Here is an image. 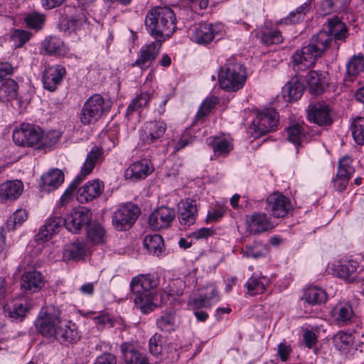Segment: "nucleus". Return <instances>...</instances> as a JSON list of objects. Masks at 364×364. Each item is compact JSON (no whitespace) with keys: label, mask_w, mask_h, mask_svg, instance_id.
I'll return each mask as SVG.
<instances>
[{"label":"nucleus","mask_w":364,"mask_h":364,"mask_svg":"<svg viewBox=\"0 0 364 364\" xmlns=\"http://www.w3.org/2000/svg\"><path fill=\"white\" fill-rule=\"evenodd\" d=\"M307 119L318 126L331 125L333 122L332 109L330 105L318 102L310 105L307 110Z\"/></svg>","instance_id":"obj_20"},{"label":"nucleus","mask_w":364,"mask_h":364,"mask_svg":"<svg viewBox=\"0 0 364 364\" xmlns=\"http://www.w3.org/2000/svg\"><path fill=\"white\" fill-rule=\"evenodd\" d=\"M87 251L86 245L83 242H73L67 250L68 257L73 260L83 259Z\"/></svg>","instance_id":"obj_55"},{"label":"nucleus","mask_w":364,"mask_h":364,"mask_svg":"<svg viewBox=\"0 0 364 364\" xmlns=\"http://www.w3.org/2000/svg\"><path fill=\"white\" fill-rule=\"evenodd\" d=\"M189 304L193 309H197L210 308L211 306V303L208 301L207 296H203L201 294L198 296H195L191 301H190Z\"/></svg>","instance_id":"obj_62"},{"label":"nucleus","mask_w":364,"mask_h":364,"mask_svg":"<svg viewBox=\"0 0 364 364\" xmlns=\"http://www.w3.org/2000/svg\"><path fill=\"white\" fill-rule=\"evenodd\" d=\"M269 247L267 244L262 241L255 240L252 243L247 244L242 250L244 257L258 259L264 258L269 253Z\"/></svg>","instance_id":"obj_38"},{"label":"nucleus","mask_w":364,"mask_h":364,"mask_svg":"<svg viewBox=\"0 0 364 364\" xmlns=\"http://www.w3.org/2000/svg\"><path fill=\"white\" fill-rule=\"evenodd\" d=\"M88 18L85 11H81L80 14L70 17L67 22L68 28L73 31L80 30L82 26L87 23Z\"/></svg>","instance_id":"obj_57"},{"label":"nucleus","mask_w":364,"mask_h":364,"mask_svg":"<svg viewBox=\"0 0 364 364\" xmlns=\"http://www.w3.org/2000/svg\"><path fill=\"white\" fill-rule=\"evenodd\" d=\"M163 336L156 333L149 341V352L155 356L161 354L162 351Z\"/></svg>","instance_id":"obj_58"},{"label":"nucleus","mask_w":364,"mask_h":364,"mask_svg":"<svg viewBox=\"0 0 364 364\" xmlns=\"http://www.w3.org/2000/svg\"><path fill=\"white\" fill-rule=\"evenodd\" d=\"M88 314L93 315L92 317L93 323L95 327L100 331L113 328L116 324H121L122 322L121 318H115L105 311H100L99 312L91 311Z\"/></svg>","instance_id":"obj_33"},{"label":"nucleus","mask_w":364,"mask_h":364,"mask_svg":"<svg viewBox=\"0 0 364 364\" xmlns=\"http://www.w3.org/2000/svg\"><path fill=\"white\" fill-rule=\"evenodd\" d=\"M104 191V183L98 179L87 181L77 191V200L86 203L100 196Z\"/></svg>","instance_id":"obj_23"},{"label":"nucleus","mask_w":364,"mask_h":364,"mask_svg":"<svg viewBox=\"0 0 364 364\" xmlns=\"http://www.w3.org/2000/svg\"><path fill=\"white\" fill-rule=\"evenodd\" d=\"M30 31L15 28L12 32L10 39L14 42V47L16 48H22L32 37Z\"/></svg>","instance_id":"obj_54"},{"label":"nucleus","mask_w":364,"mask_h":364,"mask_svg":"<svg viewBox=\"0 0 364 364\" xmlns=\"http://www.w3.org/2000/svg\"><path fill=\"white\" fill-rule=\"evenodd\" d=\"M81 338L78 328L71 321H63L62 320L53 341H57L62 346H69L77 343Z\"/></svg>","instance_id":"obj_17"},{"label":"nucleus","mask_w":364,"mask_h":364,"mask_svg":"<svg viewBox=\"0 0 364 364\" xmlns=\"http://www.w3.org/2000/svg\"><path fill=\"white\" fill-rule=\"evenodd\" d=\"M352 163L353 159L348 156H343L339 159L336 176L332 178L335 191L343 192L346 189L350 179L355 173Z\"/></svg>","instance_id":"obj_14"},{"label":"nucleus","mask_w":364,"mask_h":364,"mask_svg":"<svg viewBox=\"0 0 364 364\" xmlns=\"http://www.w3.org/2000/svg\"><path fill=\"white\" fill-rule=\"evenodd\" d=\"M65 75V70H44L42 75L44 88L50 92L55 91Z\"/></svg>","instance_id":"obj_40"},{"label":"nucleus","mask_w":364,"mask_h":364,"mask_svg":"<svg viewBox=\"0 0 364 364\" xmlns=\"http://www.w3.org/2000/svg\"><path fill=\"white\" fill-rule=\"evenodd\" d=\"M198 215L196 201L191 198L182 200L178 206V221L181 225L190 226L196 223Z\"/></svg>","instance_id":"obj_29"},{"label":"nucleus","mask_w":364,"mask_h":364,"mask_svg":"<svg viewBox=\"0 0 364 364\" xmlns=\"http://www.w3.org/2000/svg\"><path fill=\"white\" fill-rule=\"evenodd\" d=\"M167 129L166 124L161 120L145 122L139 130V141L142 146L157 147L163 141Z\"/></svg>","instance_id":"obj_7"},{"label":"nucleus","mask_w":364,"mask_h":364,"mask_svg":"<svg viewBox=\"0 0 364 364\" xmlns=\"http://www.w3.org/2000/svg\"><path fill=\"white\" fill-rule=\"evenodd\" d=\"M256 37L267 46L282 43L284 41L282 32L277 28L265 26L258 31Z\"/></svg>","instance_id":"obj_35"},{"label":"nucleus","mask_w":364,"mask_h":364,"mask_svg":"<svg viewBox=\"0 0 364 364\" xmlns=\"http://www.w3.org/2000/svg\"><path fill=\"white\" fill-rule=\"evenodd\" d=\"M352 136L356 144H364V117H358L351 123Z\"/></svg>","instance_id":"obj_51"},{"label":"nucleus","mask_w":364,"mask_h":364,"mask_svg":"<svg viewBox=\"0 0 364 364\" xmlns=\"http://www.w3.org/2000/svg\"><path fill=\"white\" fill-rule=\"evenodd\" d=\"M141 213L139 207L134 203H127L118 208L112 216V225L119 231L130 229Z\"/></svg>","instance_id":"obj_9"},{"label":"nucleus","mask_w":364,"mask_h":364,"mask_svg":"<svg viewBox=\"0 0 364 364\" xmlns=\"http://www.w3.org/2000/svg\"><path fill=\"white\" fill-rule=\"evenodd\" d=\"M175 218L176 211L173 208L161 206L149 215V225L154 230L166 229L171 225Z\"/></svg>","instance_id":"obj_19"},{"label":"nucleus","mask_w":364,"mask_h":364,"mask_svg":"<svg viewBox=\"0 0 364 364\" xmlns=\"http://www.w3.org/2000/svg\"><path fill=\"white\" fill-rule=\"evenodd\" d=\"M156 324L161 331L166 333L175 331L177 327L175 315L171 312L163 314L156 319Z\"/></svg>","instance_id":"obj_45"},{"label":"nucleus","mask_w":364,"mask_h":364,"mask_svg":"<svg viewBox=\"0 0 364 364\" xmlns=\"http://www.w3.org/2000/svg\"><path fill=\"white\" fill-rule=\"evenodd\" d=\"M61 321V311L54 306H48L41 309L34 324L39 334L53 340Z\"/></svg>","instance_id":"obj_5"},{"label":"nucleus","mask_w":364,"mask_h":364,"mask_svg":"<svg viewBox=\"0 0 364 364\" xmlns=\"http://www.w3.org/2000/svg\"><path fill=\"white\" fill-rule=\"evenodd\" d=\"M61 134L57 130H50L44 132L41 129V140L38 142L37 149H50L54 146L60 140Z\"/></svg>","instance_id":"obj_47"},{"label":"nucleus","mask_w":364,"mask_h":364,"mask_svg":"<svg viewBox=\"0 0 364 364\" xmlns=\"http://www.w3.org/2000/svg\"><path fill=\"white\" fill-rule=\"evenodd\" d=\"M215 234V230L210 228H201L190 233L188 237L194 238L196 240L208 239Z\"/></svg>","instance_id":"obj_59"},{"label":"nucleus","mask_w":364,"mask_h":364,"mask_svg":"<svg viewBox=\"0 0 364 364\" xmlns=\"http://www.w3.org/2000/svg\"><path fill=\"white\" fill-rule=\"evenodd\" d=\"M208 145L212 148L215 156L223 157L227 156L234 147L230 140L220 136H214Z\"/></svg>","instance_id":"obj_42"},{"label":"nucleus","mask_w":364,"mask_h":364,"mask_svg":"<svg viewBox=\"0 0 364 364\" xmlns=\"http://www.w3.org/2000/svg\"><path fill=\"white\" fill-rule=\"evenodd\" d=\"M153 171L151 162L146 159L131 164L124 171V177L132 181L145 178Z\"/></svg>","instance_id":"obj_30"},{"label":"nucleus","mask_w":364,"mask_h":364,"mask_svg":"<svg viewBox=\"0 0 364 364\" xmlns=\"http://www.w3.org/2000/svg\"><path fill=\"white\" fill-rule=\"evenodd\" d=\"M245 81V70H219L218 71V82L223 90L235 92L243 87Z\"/></svg>","instance_id":"obj_13"},{"label":"nucleus","mask_w":364,"mask_h":364,"mask_svg":"<svg viewBox=\"0 0 364 364\" xmlns=\"http://www.w3.org/2000/svg\"><path fill=\"white\" fill-rule=\"evenodd\" d=\"M64 219L65 228L72 233H78L84 226H87L91 222L92 213L90 210L79 208L72 212Z\"/></svg>","instance_id":"obj_16"},{"label":"nucleus","mask_w":364,"mask_h":364,"mask_svg":"<svg viewBox=\"0 0 364 364\" xmlns=\"http://www.w3.org/2000/svg\"><path fill=\"white\" fill-rule=\"evenodd\" d=\"M353 344V338L350 333L340 331L336 337V347L343 353L348 352Z\"/></svg>","instance_id":"obj_53"},{"label":"nucleus","mask_w":364,"mask_h":364,"mask_svg":"<svg viewBox=\"0 0 364 364\" xmlns=\"http://www.w3.org/2000/svg\"><path fill=\"white\" fill-rule=\"evenodd\" d=\"M44 284L43 274L36 270L25 272L21 279V288L26 294L38 292L43 287Z\"/></svg>","instance_id":"obj_26"},{"label":"nucleus","mask_w":364,"mask_h":364,"mask_svg":"<svg viewBox=\"0 0 364 364\" xmlns=\"http://www.w3.org/2000/svg\"><path fill=\"white\" fill-rule=\"evenodd\" d=\"M156 286L154 276L151 274H139L131 280L130 289L134 295V306L143 314H149L158 306Z\"/></svg>","instance_id":"obj_2"},{"label":"nucleus","mask_w":364,"mask_h":364,"mask_svg":"<svg viewBox=\"0 0 364 364\" xmlns=\"http://www.w3.org/2000/svg\"><path fill=\"white\" fill-rule=\"evenodd\" d=\"M63 181V172L58 168L53 169L41 176L40 190L50 192L58 188Z\"/></svg>","instance_id":"obj_32"},{"label":"nucleus","mask_w":364,"mask_h":364,"mask_svg":"<svg viewBox=\"0 0 364 364\" xmlns=\"http://www.w3.org/2000/svg\"><path fill=\"white\" fill-rule=\"evenodd\" d=\"M161 48L159 42H152L142 46L138 53V57L133 66L148 68L153 66Z\"/></svg>","instance_id":"obj_21"},{"label":"nucleus","mask_w":364,"mask_h":364,"mask_svg":"<svg viewBox=\"0 0 364 364\" xmlns=\"http://www.w3.org/2000/svg\"><path fill=\"white\" fill-rule=\"evenodd\" d=\"M224 26L221 23L203 22L192 30L191 40L200 45H208L223 35Z\"/></svg>","instance_id":"obj_10"},{"label":"nucleus","mask_w":364,"mask_h":364,"mask_svg":"<svg viewBox=\"0 0 364 364\" xmlns=\"http://www.w3.org/2000/svg\"><path fill=\"white\" fill-rule=\"evenodd\" d=\"M269 284V279L265 276L254 273L245 284L247 293L250 296L261 294L264 292Z\"/></svg>","instance_id":"obj_34"},{"label":"nucleus","mask_w":364,"mask_h":364,"mask_svg":"<svg viewBox=\"0 0 364 364\" xmlns=\"http://www.w3.org/2000/svg\"><path fill=\"white\" fill-rule=\"evenodd\" d=\"M28 218V213L26 210L18 209L6 220V228L10 230H14L20 227Z\"/></svg>","instance_id":"obj_49"},{"label":"nucleus","mask_w":364,"mask_h":364,"mask_svg":"<svg viewBox=\"0 0 364 364\" xmlns=\"http://www.w3.org/2000/svg\"><path fill=\"white\" fill-rule=\"evenodd\" d=\"M346 68H364V55L362 53L354 55L346 63Z\"/></svg>","instance_id":"obj_63"},{"label":"nucleus","mask_w":364,"mask_h":364,"mask_svg":"<svg viewBox=\"0 0 364 364\" xmlns=\"http://www.w3.org/2000/svg\"><path fill=\"white\" fill-rule=\"evenodd\" d=\"M359 264L353 259L338 262L333 264V272L338 277L346 282L353 283L357 280Z\"/></svg>","instance_id":"obj_25"},{"label":"nucleus","mask_w":364,"mask_h":364,"mask_svg":"<svg viewBox=\"0 0 364 364\" xmlns=\"http://www.w3.org/2000/svg\"><path fill=\"white\" fill-rule=\"evenodd\" d=\"M145 26L155 38H170L176 29V17L168 6H155L146 14Z\"/></svg>","instance_id":"obj_3"},{"label":"nucleus","mask_w":364,"mask_h":364,"mask_svg":"<svg viewBox=\"0 0 364 364\" xmlns=\"http://www.w3.org/2000/svg\"><path fill=\"white\" fill-rule=\"evenodd\" d=\"M303 338L305 346L309 349L312 348L317 341V336L315 333L309 329H306L304 331Z\"/></svg>","instance_id":"obj_64"},{"label":"nucleus","mask_w":364,"mask_h":364,"mask_svg":"<svg viewBox=\"0 0 364 364\" xmlns=\"http://www.w3.org/2000/svg\"><path fill=\"white\" fill-rule=\"evenodd\" d=\"M288 140L296 146H299L303 136L304 129L298 123L294 124L286 129Z\"/></svg>","instance_id":"obj_56"},{"label":"nucleus","mask_w":364,"mask_h":364,"mask_svg":"<svg viewBox=\"0 0 364 364\" xmlns=\"http://www.w3.org/2000/svg\"><path fill=\"white\" fill-rule=\"evenodd\" d=\"M342 0H323L321 8L325 14L336 11L342 8Z\"/></svg>","instance_id":"obj_60"},{"label":"nucleus","mask_w":364,"mask_h":364,"mask_svg":"<svg viewBox=\"0 0 364 364\" xmlns=\"http://www.w3.org/2000/svg\"><path fill=\"white\" fill-rule=\"evenodd\" d=\"M111 109V102L105 100L100 94L90 96L83 104L79 119L84 126L95 124Z\"/></svg>","instance_id":"obj_4"},{"label":"nucleus","mask_w":364,"mask_h":364,"mask_svg":"<svg viewBox=\"0 0 364 364\" xmlns=\"http://www.w3.org/2000/svg\"><path fill=\"white\" fill-rule=\"evenodd\" d=\"M23 183L21 181H7L0 186V198L2 200H16L23 191Z\"/></svg>","instance_id":"obj_37"},{"label":"nucleus","mask_w":364,"mask_h":364,"mask_svg":"<svg viewBox=\"0 0 364 364\" xmlns=\"http://www.w3.org/2000/svg\"><path fill=\"white\" fill-rule=\"evenodd\" d=\"M309 10V3L305 2L294 11L289 13V16L277 21V25L296 24L302 21Z\"/></svg>","instance_id":"obj_44"},{"label":"nucleus","mask_w":364,"mask_h":364,"mask_svg":"<svg viewBox=\"0 0 364 364\" xmlns=\"http://www.w3.org/2000/svg\"><path fill=\"white\" fill-rule=\"evenodd\" d=\"M279 123V114L274 109L267 108L258 112L252 120L250 129L254 137L275 131Z\"/></svg>","instance_id":"obj_8"},{"label":"nucleus","mask_w":364,"mask_h":364,"mask_svg":"<svg viewBox=\"0 0 364 364\" xmlns=\"http://www.w3.org/2000/svg\"><path fill=\"white\" fill-rule=\"evenodd\" d=\"M348 30L346 26L338 18L334 17L329 20L328 31H320L314 35L309 44L296 50L292 55L294 65H302L304 68H311L315 65L317 58L328 49L333 41L345 40L347 37Z\"/></svg>","instance_id":"obj_1"},{"label":"nucleus","mask_w":364,"mask_h":364,"mask_svg":"<svg viewBox=\"0 0 364 364\" xmlns=\"http://www.w3.org/2000/svg\"><path fill=\"white\" fill-rule=\"evenodd\" d=\"M41 128L29 123H23L14 129L12 134L14 142L23 147H32L41 140Z\"/></svg>","instance_id":"obj_11"},{"label":"nucleus","mask_w":364,"mask_h":364,"mask_svg":"<svg viewBox=\"0 0 364 364\" xmlns=\"http://www.w3.org/2000/svg\"><path fill=\"white\" fill-rule=\"evenodd\" d=\"M331 315L337 324L347 326L352 323L355 317L352 304L350 301H341L332 309Z\"/></svg>","instance_id":"obj_27"},{"label":"nucleus","mask_w":364,"mask_h":364,"mask_svg":"<svg viewBox=\"0 0 364 364\" xmlns=\"http://www.w3.org/2000/svg\"><path fill=\"white\" fill-rule=\"evenodd\" d=\"M30 309V303L23 298L11 299L3 306L5 316L16 322L23 321L29 313Z\"/></svg>","instance_id":"obj_15"},{"label":"nucleus","mask_w":364,"mask_h":364,"mask_svg":"<svg viewBox=\"0 0 364 364\" xmlns=\"http://www.w3.org/2000/svg\"><path fill=\"white\" fill-rule=\"evenodd\" d=\"M151 98V93L141 92L133 99L127 108L126 117H129L134 112L146 107Z\"/></svg>","instance_id":"obj_46"},{"label":"nucleus","mask_w":364,"mask_h":364,"mask_svg":"<svg viewBox=\"0 0 364 364\" xmlns=\"http://www.w3.org/2000/svg\"><path fill=\"white\" fill-rule=\"evenodd\" d=\"M247 230L252 235H259L274 228L271 218L264 213L254 212L246 216Z\"/></svg>","instance_id":"obj_18"},{"label":"nucleus","mask_w":364,"mask_h":364,"mask_svg":"<svg viewBox=\"0 0 364 364\" xmlns=\"http://www.w3.org/2000/svg\"><path fill=\"white\" fill-rule=\"evenodd\" d=\"M303 73H306V75H303L304 80L309 86L310 90L318 93L322 92L328 85V73L326 70H300Z\"/></svg>","instance_id":"obj_22"},{"label":"nucleus","mask_w":364,"mask_h":364,"mask_svg":"<svg viewBox=\"0 0 364 364\" xmlns=\"http://www.w3.org/2000/svg\"><path fill=\"white\" fill-rule=\"evenodd\" d=\"M265 210L276 218H283L293 210L290 199L281 193L270 194L266 199Z\"/></svg>","instance_id":"obj_12"},{"label":"nucleus","mask_w":364,"mask_h":364,"mask_svg":"<svg viewBox=\"0 0 364 364\" xmlns=\"http://www.w3.org/2000/svg\"><path fill=\"white\" fill-rule=\"evenodd\" d=\"M301 299L304 300L309 305H321L326 302L328 295L324 289L311 286L304 291Z\"/></svg>","instance_id":"obj_39"},{"label":"nucleus","mask_w":364,"mask_h":364,"mask_svg":"<svg viewBox=\"0 0 364 364\" xmlns=\"http://www.w3.org/2000/svg\"><path fill=\"white\" fill-rule=\"evenodd\" d=\"M45 21V15L38 12L28 14L24 18L26 27L35 31L41 30L43 26Z\"/></svg>","instance_id":"obj_52"},{"label":"nucleus","mask_w":364,"mask_h":364,"mask_svg":"<svg viewBox=\"0 0 364 364\" xmlns=\"http://www.w3.org/2000/svg\"><path fill=\"white\" fill-rule=\"evenodd\" d=\"M1 91L4 93V97L7 100H15L18 96V85L17 82L9 78L6 77L1 84Z\"/></svg>","instance_id":"obj_50"},{"label":"nucleus","mask_w":364,"mask_h":364,"mask_svg":"<svg viewBox=\"0 0 364 364\" xmlns=\"http://www.w3.org/2000/svg\"><path fill=\"white\" fill-rule=\"evenodd\" d=\"M102 149L97 146H94L87 154L85 161L81 168L80 173L71 182L62 195L60 198V203L62 205L68 202L70 198L77 190L78 186L92 172L95 165L98 162L102 161Z\"/></svg>","instance_id":"obj_6"},{"label":"nucleus","mask_w":364,"mask_h":364,"mask_svg":"<svg viewBox=\"0 0 364 364\" xmlns=\"http://www.w3.org/2000/svg\"><path fill=\"white\" fill-rule=\"evenodd\" d=\"M87 235L91 242L99 245L104 242L105 230L100 224L90 222L87 227Z\"/></svg>","instance_id":"obj_48"},{"label":"nucleus","mask_w":364,"mask_h":364,"mask_svg":"<svg viewBox=\"0 0 364 364\" xmlns=\"http://www.w3.org/2000/svg\"><path fill=\"white\" fill-rule=\"evenodd\" d=\"M143 244L147 251L153 255L159 257L165 252L164 240L158 234L146 235L144 239Z\"/></svg>","instance_id":"obj_43"},{"label":"nucleus","mask_w":364,"mask_h":364,"mask_svg":"<svg viewBox=\"0 0 364 364\" xmlns=\"http://www.w3.org/2000/svg\"><path fill=\"white\" fill-rule=\"evenodd\" d=\"M225 208L222 206H216L213 211H209L206 218V223L217 222L220 220L225 213Z\"/></svg>","instance_id":"obj_61"},{"label":"nucleus","mask_w":364,"mask_h":364,"mask_svg":"<svg viewBox=\"0 0 364 364\" xmlns=\"http://www.w3.org/2000/svg\"><path fill=\"white\" fill-rule=\"evenodd\" d=\"M64 225V219L60 217H50L42 225L36 235V240L44 242L50 240L53 235L60 232Z\"/></svg>","instance_id":"obj_28"},{"label":"nucleus","mask_w":364,"mask_h":364,"mask_svg":"<svg viewBox=\"0 0 364 364\" xmlns=\"http://www.w3.org/2000/svg\"><path fill=\"white\" fill-rule=\"evenodd\" d=\"M303 75H298L291 78L282 88L283 97L287 102L297 101L303 95L304 85Z\"/></svg>","instance_id":"obj_31"},{"label":"nucleus","mask_w":364,"mask_h":364,"mask_svg":"<svg viewBox=\"0 0 364 364\" xmlns=\"http://www.w3.org/2000/svg\"><path fill=\"white\" fill-rule=\"evenodd\" d=\"M218 103L219 99L216 96L212 95L206 97L200 105L193 124H203Z\"/></svg>","instance_id":"obj_41"},{"label":"nucleus","mask_w":364,"mask_h":364,"mask_svg":"<svg viewBox=\"0 0 364 364\" xmlns=\"http://www.w3.org/2000/svg\"><path fill=\"white\" fill-rule=\"evenodd\" d=\"M124 359L127 364H149L146 356L135 349L129 343H122L120 346Z\"/></svg>","instance_id":"obj_36"},{"label":"nucleus","mask_w":364,"mask_h":364,"mask_svg":"<svg viewBox=\"0 0 364 364\" xmlns=\"http://www.w3.org/2000/svg\"><path fill=\"white\" fill-rule=\"evenodd\" d=\"M41 54L50 56H62L67 53L68 48L64 41L57 36H46L40 44Z\"/></svg>","instance_id":"obj_24"}]
</instances>
